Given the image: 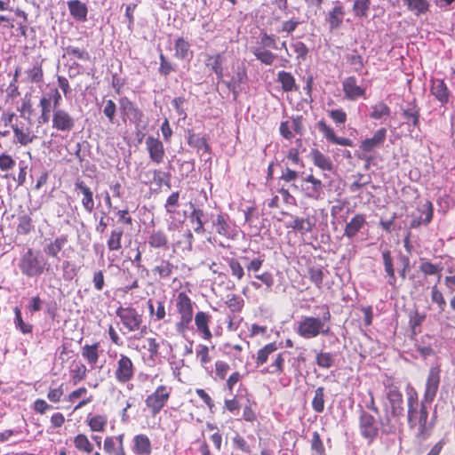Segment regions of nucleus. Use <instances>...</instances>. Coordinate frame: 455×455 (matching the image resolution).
Here are the masks:
<instances>
[{
  "instance_id": "obj_1",
  "label": "nucleus",
  "mask_w": 455,
  "mask_h": 455,
  "mask_svg": "<svg viewBox=\"0 0 455 455\" xmlns=\"http://www.w3.org/2000/svg\"><path fill=\"white\" fill-rule=\"evenodd\" d=\"M322 317L304 316L298 323L296 331L303 339H314L319 335H328L331 327L327 324L331 321V315L327 305H323Z\"/></svg>"
},
{
  "instance_id": "obj_2",
  "label": "nucleus",
  "mask_w": 455,
  "mask_h": 455,
  "mask_svg": "<svg viewBox=\"0 0 455 455\" xmlns=\"http://www.w3.org/2000/svg\"><path fill=\"white\" fill-rule=\"evenodd\" d=\"M385 397L387 401L386 424L390 425L391 418L400 419L403 416V395L400 386L393 378H387L384 382Z\"/></svg>"
},
{
  "instance_id": "obj_3",
  "label": "nucleus",
  "mask_w": 455,
  "mask_h": 455,
  "mask_svg": "<svg viewBox=\"0 0 455 455\" xmlns=\"http://www.w3.org/2000/svg\"><path fill=\"white\" fill-rule=\"evenodd\" d=\"M194 302L185 292L180 291L174 299L175 311L178 314V321L175 323V329L180 334H185L194 318Z\"/></svg>"
},
{
  "instance_id": "obj_4",
  "label": "nucleus",
  "mask_w": 455,
  "mask_h": 455,
  "mask_svg": "<svg viewBox=\"0 0 455 455\" xmlns=\"http://www.w3.org/2000/svg\"><path fill=\"white\" fill-rule=\"evenodd\" d=\"M407 400V421L409 427H413L424 419H428V411L424 400L419 403L416 389L408 385L406 388Z\"/></svg>"
},
{
  "instance_id": "obj_5",
  "label": "nucleus",
  "mask_w": 455,
  "mask_h": 455,
  "mask_svg": "<svg viewBox=\"0 0 455 455\" xmlns=\"http://www.w3.org/2000/svg\"><path fill=\"white\" fill-rule=\"evenodd\" d=\"M380 425L384 432H386V427H389V425L386 424V419L381 420L369 411L361 410L358 418L359 432L362 437L367 440L369 443H371L379 436Z\"/></svg>"
},
{
  "instance_id": "obj_6",
  "label": "nucleus",
  "mask_w": 455,
  "mask_h": 455,
  "mask_svg": "<svg viewBox=\"0 0 455 455\" xmlns=\"http://www.w3.org/2000/svg\"><path fill=\"white\" fill-rule=\"evenodd\" d=\"M172 387L167 385H159L146 396L144 401L147 411L152 417L158 415L167 405L172 396Z\"/></svg>"
},
{
  "instance_id": "obj_7",
  "label": "nucleus",
  "mask_w": 455,
  "mask_h": 455,
  "mask_svg": "<svg viewBox=\"0 0 455 455\" xmlns=\"http://www.w3.org/2000/svg\"><path fill=\"white\" fill-rule=\"evenodd\" d=\"M18 266L21 274L27 277H36L41 275L45 270L49 271V267L45 268V263L43 262L38 253L32 248H28L21 255Z\"/></svg>"
},
{
  "instance_id": "obj_8",
  "label": "nucleus",
  "mask_w": 455,
  "mask_h": 455,
  "mask_svg": "<svg viewBox=\"0 0 455 455\" xmlns=\"http://www.w3.org/2000/svg\"><path fill=\"white\" fill-rule=\"evenodd\" d=\"M124 327L129 331H140L141 335L147 332L148 327L143 324V315L136 308L129 306H120L116 311Z\"/></svg>"
},
{
  "instance_id": "obj_9",
  "label": "nucleus",
  "mask_w": 455,
  "mask_h": 455,
  "mask_svg": "<svg viewBox=\"0 0 455 455\" xmlns=\"http://www.w3.org/2000/svg\"><path fill=\"white\" fill-rule=\"evenodd\" d=\"M135 372L136 367L132 358L125 354H120L112 368L116 382L122 386L126 385L134 379Z\"/></svg>"
},
{
  "instance_id": "obj_10",
  "label": "nucleus",
  "mask_w": 455,
  "mask_h": 455,
  "mask_svg": "<svg viewBox=\"0 0 455 455\" xmlns=\"http://www.w3.org/2000/svg\"><path fill=\"white\" fill-rule=\"evenodd\" d=\"M441 380V368L439 365L432 366L429 369L427 380H426V387H425V392L423 395V400L426 403H431L439 388Z\"/></svg>"
},
{
  "instance_id": "obj_11",
  "label": "nucleus",
  "mask_w": 455,
  "mask_h": 455,
  "mask_svg": "<svg viewBox=\"0 0 455 455\" xmlns=\"http://www.w3.org/2000/svg\"><path fill=\"white\" fill-rule=\"evenodd\" d=\"M145 145L150 161L156 165L163 164L166 155L163 141L149 135L145 140Z\"/></svg>"
},
{
  "instance_id": "obj_12",
  "label": "nucleus",
  "mask_w": 455,
  "mask_h": 455,
  "mask_svg": "<svg viewBox=\"0 0 455 455\" xmlns=\"http://www.w3.org/2000/svg\"><path fill=\"white\" fill-rule=\"evenodd\" d=\"M52 126L58 132H70L75 127V119L63 108L53 110Z\"/></svg>"
},
{
  "instance_id": "obj_13",
  "label": "nucleus",
  "mask_w": 455,
  "mask_h": 455,
  "mask_svg": "<svg viewBox=\"0 0 455 455\" xmlns=\"http://www.w3.org/2000/svg\"><path fill=\"white\" fill-rule=\"evenodd\" d=\"M342 91L344 97L351 101L360 98H366V88L357 84V79L354 76L346 77L342 82Z\"/></svg>"
},
{
  "instance_id": "obj_14",
  "label": "nucleus",
  "mask_w": 455,
  "mask_h": 455,
  "mask_svg": "<svg viewBox=\"0 0 455 455\" xmlns=\"http://www.w3.org/2000/svg\"><path fill=\"white\" fill-rule=\"evenodd\" d=\"M120 110L124 116H128L139 126L143 121V112L126 96L119 99Z\"/></svg>"
},
{
  "instance_id": "obj_15",
  "label": "nucleus",
  "mask_w": 455,
  "mask_h": 455,
  "mask_svg": "<svg viewBox=\"0 0 455 455\" xmlns=\"http://www.w3.org/2000/svg\"><path fill=\"white\" fill-rule=\"evenodd\" d=\"M75 191L82 195L81 204L85 212L92 213L95 208L92 188L83 180L77 179L75 181Z\"/></svg>"
},
{
  "instance_id": "obj_16",
  "label": "nucleus",
  "mask_w": 455,
  "mask_h": 455,
  "mask_svg": "<svg viewBox=\"0 0 455 455\" xmlns=\"http://www.w3.org/2000/svg\"><path fill=\"white\" fill-rule=\"evenodd\" d=\"M419 215H412L410 228H418L420 226H427L433 220L434 205L431 201L427 200L421 208L418 209Z\"/></svg>"
},
{
  "instance_id": "obj_17",
  "label": "nucleus",
  "mask_w": 455,
  "mask_h": 455,
  "mask_svg": "<svg viewBox=\"0 0 455 455\" xmlns=\"http://www.w3.org/2000/svg\"><path fill=\"white\" fill-rule=\"evenodd\" d=\"M12 129L16 139V142L21 146H27L35 141L38 136L31 130L29 126L23 123L12 124Z\"/></svg>"
},
{
  "instance_id": "obj_18",
  "label": "nucleus",
  "mask_w": 455,
  "mask_h": 455,
  "mask_svg": "<svg viewBox=\"0 0 455 455\" xmlns=\"http://www.w3.org/2000/svg\"><path fill=\"white\" fill-rule=\"evenodd\" d=\"M317 128L329 142L344 147H353V141L350 139L338 137L334 130L324 120H320L317 123Z\"/></svg>"
},
{
  "instance_id": "obj_19",
  "label": "nucleus",
  "mask_w": 455,
  "mask_h": 455,
  "mask_svg": "<svg viewBox=\"0 0 455 455\" xmlns=\"http://www.w3.org/2000/svg\"><path fill=\"white\" fill-rule=\"evenodd\" d=\"M70 403H75L77 400L79 402L75 405L74 411H78L92 402V395H88V389L85 387H78L71 391L65 398Z\"/></svg>"
},
{
  "instance_id": "obj_20",
  "label": "nucleus",
  "mask_w": 455,
  "mask_h": 455,
  "mask_svg": "<svg viewBox=\"0 0 455 455\" xmlns=\"http://www.w3.org/2000/svg\"><path fill=\"white\" fill-rule=\"evenodd\" d=\"M387 137V129L382 127L377 130L371 138L363 140L360 144V149L363 152H372L381 147Z\"/></svg>"
},
{
  "instance_id": "obj_21",
  "label": "nucleus",
  "mask_w": 455,
  "mask_h": 455,
  "mask_svg": "<svg viewBox=\"0 0 455 455\" xmlns=\"http://www.w3.org/2000/svg\"><path fill=\"white\" fill-rule=\"evenodd\" d=\"M108 418L106 414L88 413L85 417V424L92 433H103L106 431Z\"/></svg>"
},
{
  "instance_id": "obj_22",
  "label": "nucleus",
  "mask_w": 455,
  "mask_h": 455,
  "mask_svg": "<svg viewBox=\"0 0 455 455\" xmlns=\"http://www.w3.org/2000/svg\"><path fill=\"white\" fill-rule=\"evenodd\" d=\"M195 324L199 334L205 340H210L212 338V331L209 324L211 323V315L204 311H198L195 315Z\"/></svg>"
},
{
  "instance_id": "obj_23",
  "label": "nucleus",
  "mask_w": 455,
  "mask_h": 455,
  "mask_svg": "<svg viewBox=\"0 0 455 455\" xmlns=\"http://www.w3.org/2000/svg\"><path fill=\"white\" fill-rule=\"evenodd\" d=\"M100 342L92 344H85L81 347V355L84 361L91 366L95 368L99 363L100 356Z\"/></svg>"
},
{
  "instance_id": "obj_24",
  "label": "nucleus",
  "mask_w": 455,
  "mask_h": 455,
  "mask_svg": "<svg viewBox=\"0 0 455 455\" xmlns=\"http://www.w3.org/2000/svg\"><path fill=\"white\" fill-rule=\"evenodd\" d=\"M213 226L216 228V232L220 235L232 240L236 236V232L228 223V216L226 214H218L213 222Z\"/></svg>"
},
{
  "instance_id": "obj_25",
  "label": "nucleus",
  "mask_w": 455,
  "mask_h": 455,
  "mask_svg": "<svg viewBox=\"0 0 455 455\" xmlns=\"http://www.w3.org/2000/svg\"><path fill=\"white\" fill-rule=\"evenodd\" d=\"M132 449L135 455H151L152 443L149 437L145 434L134 435Z\"/></svg>"
},
{
  "instance_id": "obj_26",
  "label": "nucleus",
  "mask_w": 455,
  "mask_h": 455,
  "mask_svg": "<svg viewBox=\"0 0 455 455\" xmlns=\"http://www.w3.org/2000/svg\"><path fill=\"white\" fill-rule=\"evenodd\" d=\"M344 16V7L340 2L337 1L334 7L327 13L325 18L330 29L334 30L339 28L343 23Z\"/></svg>"
},
{
  "instance_id": "obj_27",
  "label": "nucleus",
  "mask_w": 455,
  "mask_h": 455,
  "mask_svg": "<svg viewBox=\"0 0 455 455\" xmlns=\"http://www.w3.org/2000/svg\"><path fill=\"white\" fill-rule=\"evenodd\" d=\"M278 346L275 341L267 343L258 349L253 356L256 366L259 367L266 364L269 358H272L276 354Z\"/></svg>"
},
{
  "instance_id": "obj_28",
  "label": "nucleus",
  "mask_w": 455,
  "mask_h": 455,
  "mask_svg": "<svg viewBox=\"0 0 455 455\" xmlns=\"http://www.w3.org/2000/svg\"><path fill=\"white\" fill-rule=\"evenodd\" d=\"M430 92L432 95L443 105L449 102L451 92L443 79L432 80Z\"/></svg>"
},
{
  "instance_id": "obj_29",
  "label": "nucleus",
  "mask_w": 455,
  "mask_h": 455,
  "mask_svg": "<svg viewBox=\"0 0 455 455\" xmlns=\"http://www.w3.org/2000/svg\"><path fill=\"white\" fill-rule=\"evenodd\" d=\"M384 270L387 276V283L393 289L397 290V279L395 273L393 258L390 250L385 249L382 251Z\"/></svg>"
},
{
  "instance_id": "obj_30",
  "label": "nucleus",
  "mask_w": 455,
  "mask_h": 455,
  "mask_svg": "<svg viewBox=\"0 0 455 455\" xmlns=\"http://www.w3.org/2000/svg\"><path fill=\"white\" fill-rule=\"evenodd\" d=\"M175 268L169 259H161L152 268V274L158 280H166L172 276Z\"/></svg>"
},
{
  "instance_id": "obj_31",
  "label": "nucleus",
  "mask_w": 455,
  "mask_h": 455,
  "mask_svg": "<svg viewBox=\"0 0 455 455\" xmlns=\"http://www.w3.org/2000/svg\"><path fill=\"white\" fill-rule=\"evenodd\" d=\"M286 352H279L276 353L272 357V362L269 365L264 367L260 370L262 374H272V375H281L284 372V355Z\"/></svg>"
},
{
  "instance_id": "obj_32",
  "label": "nucleus",
  "mask_w": 455,
  "mask_h": 455,
  "mask_svg": "<svg viewBox=\"0 0 455 455\" xmlns=\"http://www.w3.org/2000/svg\"><path fill=\"white\" fill-rule=\"evenodd\" d=\"M365 224V216L362 213L355 214L350 220V221L346 224L344 229V235L349 239L355 237L357 235V233L364 227Z\"/></svg>"
},
{
  "instance_id": "obj_33",
  "label": "nucleus",
  "mask_w": 455,
  "mask_h": 455,
  "mask_svg": "<svg viewBox=\"0 0 455 455\" xmlns=\"http://www.w3.org/2000/svg\"><path fill=\"white\" fill-rule=\"evenodd\" d=\"M44 60L37 57L33 60L32 67L26 70L27 79L31 84H40L44 81Z\"/></svg>"
},
{
  "instance_id": "obj_34",
  "label": "nucleus",
  "mask_w": 455,
  "mask_h": 455,
  "mask_svg": "<svg viewBox=\"0 0 455 455\" xmlns=\"http://www.w3.org/2000/svg\"><path fill=\"white\" fill-rule=\"evenodd\" d=\"M204 63L216 75L219 80L223 78V57L221 53L206 54Z\"/></svg>"
},
{
  "instance_id": "obj_35",
  "label": "nucleus",
  "mask_w": 455,
  "mask_h": 455,
  "mask_svg": "<svg viewBox=\"0 0 455 455\" xmlns=\"http://www.w3.org/2000/svg\"><path fill=\"white\" fill-rule=\"evenodd\" d=\"M419 271L425 276H437L438 281L442 276L443 267L440 264L431 262L425 258L419 259Z\"/></svg>"
},
{
  "instance_id": "obj_36",
  "label": "nucleus",
  "mask_w": 455,
  "mask_h": 455,
  "mask_svg": "<svg viewBox=\"0 0 455 455\" xmlns=\"http://www.w3.org/2000/svg\"><path fill=\"white\" fill-rule=\"evenodd\" d=\"M433 427L434 422L432 420L429 421L428 419H424L422 421L413 426V427H410V429L414 432V436L417 441L423 442L431 435Z\"/></svg>"
},
{
  "instance_id": "obj_37",
  "label": "nucleus",
  "mask_w": 455,
  "mask_h": 455,
  "mask_svg": "<svg viewBox=\"0 0 455 455\" xmlns=\"http://www.w3.org/2000/svg\"><path fill=\"white\" fill-rule=\"evenodd\" d=\"M310 158L313 164L323 171L331 172L333 169V164L331 158L322 153L318 148L310 150Z\"/></svg>"
},
{
  "instance_id": "obj_38",
  "label": "nucleus",
  "mask_w": 455,
  "mask_h": 455,
  "mask_svg": "<svg viewBox=\"0 0 455 455\" xmlns=\"http://www.w3.org/2000/svg\"><path fill=\"white\" fill-rule=\"evenodd\" d=\"M68 235H62L51 241L44 247V253L52 258L59 259V254L68 243Z\"/></svg>"
},
{
  "instance_id": "obj_39",
  "label": "nucleus",
  "mask_w": 455,
  "mask_h": 455,
  "mask_svg": "<svg viewBox=\"0 0 455 455\" xmlns=\"http://www.w3.org/2000/svg\"><path fill=\"white\" fill-rule=\"evenodd\" d=\"M68 7L70 14L78 21H85L87 19L88 9L85 4L80 0H70L68 2Z\"/></svg>"
},
{
  "instance_id": "obj_40",
  "label": "nucleus",
  "mask_w": 455,
  "mask_h": 455,
  "mask_svg": "<svg viewBox=\"0 0 455 455\" xmlns=\"http://www.w3.org/2000/svg\"><path fill=\"white\" fill-rule=\"evenodd\" d=\"M73 445L81 453L91 454L94 450L93 443L84 433H78L73 437Z\"/></svg>"
},
{
  "instance_id": "obj_41",
  "label": "nucleus",
  "mask_w": 455,
  "mask_h": 455,
  "mask_svg": "<svg viewBox=\"0 0 455 455\" xmlns=\"http://www.w3.org/2000/svg\"><path fill=\"white\" fill-rule=\"evenodd\" d=\"M403 3L409 12L418 17L427 13L430 7L428 0H403Z\"/></svg>"
},
{
  "instance_id": "obj_42",
  "label": "nucleus",
  "mask_w": 455,
  "mask_h": 455,
  "mask_svg": "<svg viewBox=\"0 0 455 455\" xmlns=\"http://www.w3.org/2000/svg\"><path fill=\"white\" fill-rule=\"evenodd\" d=\"M148 244L156 249H167L169 244L168 236L164 230H153L148 236Z\"/></svg>"
},
{
  "instance_id": "obj_43",
  "label": "nucleus",
  "mask_w": 455,
  "mask_h": 455,
  "mask_svg": "<svg viewBox=\"0 0 455 455\" xmlns=\"http://www.w3.org/2000/svg\"><path fill=\"white\" fill-rule=\"evenodd\" d=\"M248 79L247 70L245 65L241 62L237 65L235 75L231 77L230 81L228 82V87L235 91V89L242 84H244Z\"/></svg>"
},
{
  "instance_id": "obj_44",
  "label": "nucleus",
  "mask_w": 455,
  "mask_h": 455,
  "mask_svg": "<svg viewBox=\"0 0 455 455\" xmlns=\"http://www.w3.org/2000/svg\"><path fill=\"white\" fill-rule=\"evenodd\" d=\"M188 144L190 147L196 148L197 151L203 150L204 153H211V147L208 144L206 138L191 131H188Z\"/></svg>"
},
{
  "instance_id": "obj_45",
  "label": "nucleus",
  "mask_w": 455,
  "mask_h": 455,
  "mask_svg": "<svg viewBox=\"0 0 455 455\" xmlns=\"http://www.w3.org/2000/svg\"><path fill=\"white\" fill-rule=\"evenodd\" d=\"M192 55L190 44L183 36L178 37L174 42V56L176 59L183 60Z\"/></svg>"
},
{
  "instance_id": "obj_46",
  "label": "nucleus",
  "mask_w": 455,
  "mask_h": 455,
  "mask_svg": "<svg viewBox=\"0 0 455 455\" xmlns=\"http://www.w3.org/2000/svg\"><path fill=\"white\" fill-rule=\"evenodd\" d=\"M307 275L312 283L321 290L323 288V282L324 277L323 267L309 263L307 265Z\"/></svg>"
},
{
  "instance_id": "obj_47",
  "label": "nucleus",
  "mask_w": 455,
  "mask_h": 455,
  "mask_svg": "<svg viewBox=\"0 0 455 455\" xmlns=\"http://www.w3.org/2000/svg\"><path fill=\"white\" fill-rule=\"evenodd\" d=\"M277 82L281 84L282 90L285 92L298 90L295 78L290 72L279 71L277 73Z\"/></svg>"
},
{
  "instance_id": "obj_48",
  "label": "nucleus",
  "mask_w": 455,
  "mask_h": 455,
  "mask_svg": "<svg viewBox=\"0 0 455 455\" xmlns=\"http://www.w3.org/2000/svg\"><path fill=\"white\" fill-rule=\"evenodd\" d=\"M426 314L418 309L411 311L409 315V326L412 334L417 335L421 332V326L426 320Z\"/></svg>"
},
{
  "instance_id": "obj_49",
  "label": "nucleus",
  "mask_w": 455,
  "mask_h": 455,
  "mask_svg": "<svg viewBox=\"0 0 455 455\" xmlns=\"http://www.w3.org/2000/svg\"><path fill=\"white\" fill-rule=\"evenodd\" d=\"M305 182L310 183L311 186L308 187L307 189V196L314 199H319L321 197V195L323 194V185L322 181L315 178L313 174H309L303 180Z\"/></svg>"
},
{
  "instance_id": "obj_50",
  "label": "nucleus",
  "mask_w": 455,
  "mask_h": 455,
  "mask_svg": "<svg viewBox=\"0 0 455 455\" xmlns=\"http://www.w3.org/2000/svg\"><path fill=\"white\" fill-rule=\"evenodd\" d=\"M315 225V222L310 218L296 217L290 225V228L301 235H305L311 232Z\"/></svg>"
},
{
  "instance_id": "obj_51",
  "label": "nucleus",
  "mask_w": 455,
  "mask_h": 455,
  "mask_svg": "<svg viewBox=\"0 0 455 455\" xmlns=\"http://www.w3.org/2000/svg\"><path fill=\"white\" fill-rule=\"evenodd\" d=\"M124 233V228H116L110 231L109 236L107 240L108 251H113L121 250Z\"/></svg>"
},
{
  "instance_id": "obj_52",
  "label": "nucleus",
  "mask_w": 455,
  "mask_h": 455,
  "mask_svg": "<svg viewBox=\"0 0 455 455\" xmlns=\"http://www.w3.org/2000/svg\"><path fill=\"white\" fill-rule=\"evenodd\" d=\"M312 409L316 413H322L325 405V388L318 387L314 391V396L311 402Z\"/></svg>"
},
{
  "instance_id": "obj_53",
  "label": "nucleus",
  "mask_w": 455,
  "mask_h": 455,
  "mask_svg": "<svg viewBox=\"0 0 455 455\" xmlns=\"http://www.w3.org/2000/svg\"><path fill=\"white\" fill-rule=\"evenodd\" d=\"M204 216V211L200 208H194L190 213L191 223H196L194 231L198 235H203L205 232L204 222L203 221Z\"/></svg>"
},
{
  "instance_id": "obj_54",
  "label": "nucleus",
  "mask_w": 455,
  "mask_h": 455,
  "mask_svg": "<svg viewBox=\"0 0 455 455\" xmlns=\"http://www.w3.org/2000/svg\"><path fill=\"white\" fill-rule=\"evenodd\" d=\"M252 53L254 54L257 60H259L265 65H272L275 60L276 59V55L275 53H273L267 49H264L261 47L254 48Z\"/></svg>"
},
{
  "instance_id": "obj_55",
  "label": "nucleus",
  "mask_w": 455,
  "mask_h": 455,
  "mask_svg": "<svg viewBox=\"0 0 455 455\" xmlns=\"http://www.w3.org/2000/svg\"><path fill=\"white\" fill-rule=\"evenodd\" d=\"M371 0H355L352 11L354 15L358 18H364L370 11Z\"/></svg>"
},
{
  "instance_id": "obj_56",
  "label": "nucleus",
  "mask_w": 455,
  "mask_h": 455,
  "mask_svg": "<svg viewBox=\"0 0 455 455\" xmlns=\"http://www.w3.org/2000/svg\"><path fill=\"white\" fill-rule=\"evenodd\" d=\"M226 305L232 313H241L244 307V300L239 295L229 294Z\"/></svg>"
},
{
  "instance_id": "obj_57",
  "label": "nucleus",
  "mask_w": 455,
  "mask_h": 455,
  "mask_svg": "<svg viewBox=\"0 0 455 455\" xmlns=\"http://www.w3.org/2000/svg\"><path fill=\"white\" fill-rule=\"evenodd\" d=\"M18 220L19 223L16 228L18 234L28 235L33 230V220L28 214H23L19 216Z\"/></svg>"
},
{
  "instance_id": "obj_58",
  "label": "nucleus",
  "mask_w": 455,
  "mask_h": 455,
  "mask_svg": "<svg viewBox=\"0 0 455 455\" xmlns=\"http://www.w3.org/2000/svg\"><path fill=\"white\" fill-rule=\"evenodd\" d=\"M226 261L230 269L231 275L237 281L242 280L245 275V272L239 260L235 258H228L226 259Z\"/></svg>"
},
{
  "instance_id": "obj_59",
  "label": "nucleus",
  "mask_w": 455,
  "mask_h": 455,
  "mask_svg": "<svg viewBox=\"0 0 455 455\" xmlns=\"http://www.w3.org/2000/svg\"><path fill=\"white\" fill-rule=\"evenodd\" d=\"M431 301L435 304L439 312H443L446 308V300L443 292L439 290L437 284L431 287Z\"/></svg>"
},
{
  "instance_id": "obj_60",
  "label": "nucleus",
  "mask_w": 455,
  "mask_h": 455,
  "mask_svg": "<svg viewBox=\"0 0 455 455\" xmlns=\"http://www.w3.org/2000/svg\"><path fill=\"white\" fill-rule=\"evenodd\" d=\"M103 450L108 455H127L125 450L120 451L119 446L115 441L114 436H106L103 441Z\"/></svg>"
},
{
  "instance_id": "obj_61",
  "label": "nucleus",
  "mask_w": 455,
  "mask_h": 455,
  "mask_svg": "<svg viewBox=\"0 0 455 455\" xmlns=\"http://www.w3.org/2000/svg\"><path fill=\"white\" fill-rule=\"evenodd\" d=\"M403 117L408 124H411L414 127H418L419 124V108L416 104H411L408 108L403 111Z\"/></svg>"
},
{
  "instance_id": "obj_62",
  "label": "nucleus",
  "mask_w": 455,
  "mask_h": 455,
  "mask_svg": "<svg viewBox=\"0 0 455 455\" xmlns=\"http://www.w3.org/2000/svg\"><path fill=\"white\" fill-rule=\"evenodd\" d=\"M370 116L372 119L379 120L384 116H388L391 113L390 108L383 101H379L371 107Z\"/></svg>"
},
{
  "instance_id": "obj_63",
  "label": "nucleus",
  "mask_w": 455,
  "mask_h": 455,
  "mask_svg": "<svg viewBox=\"0 0 455 455\" xmlns=\"http://www.w3.org/2000/svg\"><path fill=\"white\" fill-rule=\"evenodd\" d=\"M103 114L110 124L115 123L116 114L117 110L116 104L112 100H103Z\"/></svg>"
},
{
  "instance_id": "obj_64",
  "label": "nucleus",
  "mask_w": 455,
  "mask_h": 455,
  "mask_svg": "<svg viewBox=\"0 0 455 455\" xmlns=\"http://www.w3.org/2000/svg\"><path fill=\"white\" fill-rule=\"evenodd\" d=\"M88 370L86 366L83 363L76 364L71 370V379L74 385H76L85 379L87 377Z\"/></svg>"
}]
</instances>
